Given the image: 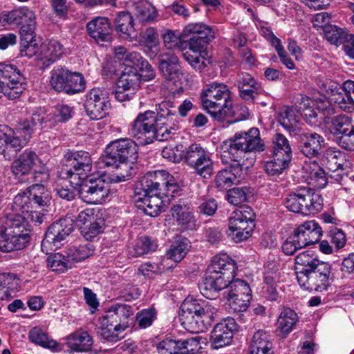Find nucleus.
<instances>
[{"mask_svg": "<svg viewBox=\"0 0 354 354\" xmlns=\"http://www.w3.org/2000/svg\"><path fill=\"white\" fill-rule=\"evenodd\" d=\"M73 230V219L70 218H61L59 221L54 222L48 227L46 232L45 237L41 242V250L43 251L50 248L51 250H55L60 248L62 245V241Z\"/></svg>", "mask_w": 354, "mask_h": 354, "instance_id": "16", "label": "nucleus"}, {"mask_svg": "<svg viewBox=\"0 0 354 354\" xmlns=\"http://www.w3.org/2000/svg\"><path fill=\"white\" fill-rule=\"evenodd\" d=\"M135 10L136 17L141 21L152 22L157 17L156 9L147 0H138L135 3Z\"/></svg>", "mask_w": 354, "mask_h": 354, "instance_id": "44", "label": "nucleus"}, {"mask_svg": "<svg viewBox=\"0 0 354 354\" xmlns=\"http://www.w3.org/2000/svg\"><path fill=\"white\" fill-rule=\"evenodd\" d=\"M166 224L176 225L180 230H193L196 227V221L189 207L185 205L176 204L166 216Z\"/></svg>", "mask_w": 354, "mask_h": 354, "instance_id": "24", "label": "nucleus"}, {"mask_svg": "<svg viewBox=\"0 0 354 354\" xmlns=\"http://www.w3.org/2000/svg\"><path fill=\"white\" fill-rule=\"evenodd\" d=\"M78 189L80 196L86 203L99 204L105 201L108 196L109 189L105 186V183L97 179L93 180L88 178L82 182L80 186L75 187Z\"/></svg>", "mask_w": 354, "mask_h": 354, "instance_id": "21", "label": "nucleus"}, {"mask_svg": "<svg viewBox=\"0 0 354 354\" xmlns=\"http://www.w3.org/2000/svg\"><path fill=\"white\" fill-rule=\"evenodd\" d=\"M282 275L279 265L274 262H268L265 266L264 282L266 283L268 297L270 300L277 298V286L282 281Z\"/></svg>", "mask_w": 354, "mask_h": 354, "instance_id": "29", "label": "nucleus"}, {"mask_svg": "<svg viewBox=\"0 0 354 354\" xmlns=\"http://www.w3.org/2000/svg\"><path fill=\"white\" fill-rule=\"evenodd\" d=\"M129 132L141 145L151 143L153 139L167 140L170 135V129L167 127L158 125L156 112L152 111L138 114Z\"/></svg>", "mask_w": 354, "mask_h": 354, "instance_id": "10", "label": "nucleus"}, {"mask_svg": "<svg viewBox=\"0 0 354 354\" xmlns=\"http://www.w3.org/2000/svg\"><path fill=\"white\" fill-rule=\"evenodd\" d=\"M351 127V119L346 115H339L330 121H325V131L333 136V139L336 142V139L342 136Z\"/></svg>", "mask_w": 354, "mask_h": 354, "instance_id": "35", "label": "nucleus"}, {"mask_svg": "<svg viewBox=\"0 0 354 354\" xmlns=\"http://www.w3.org/2000/svg\"><path fill=\"white\" fill-rule=\"evenodd\" d=\"M105 163L115 165V180L125 181L134 174L131 166L138 159L137 144L131 139L121 138L111 142L105 150Z\"/></svg>", "mask_w": 354, "mask_h": 354, "instance_id": "4", "label": "nucleus"}, {"mask_svg": "<svg viewBox=\"0 0 354 354\" xmlns=\"http://www.w3.org/2000/svg\"><path fill=\"white\" fill-rule=\"evenodd\" d=\"M68 263L66 258L59 253L49 256L47 259L48 267L57 272H64L67 270Z\"/></svg>", "mask_w": 354, "mask_h": 354, "instance_id": "62", "label": "nucleus"}, {"mask_svg": "<svg viewBox=\"0 0 354 354\" xmlns=\"http://www.w3.org/2000/svg\"><path fill=\"white\" fill-rule=\"evenodd\" d=\"M115 58L122 65L129 67L133 70L143 57L140 53L134 51H129L122 46H118L113 48Z\"/></svg>", "mask_w": 354, "mask_h": 354, "instance_id": "40", "label": "nucleus"}, {"mask_svg": "<svg viewBox=\"0 0 354 354\" xmlns=\"http://www.w3.org/2000/svg\"><path fill=\"white\" fill-rule=\"evenodd\" d=\"M140 44L145 48L147 55L151 58L155 57L159 52L158 36L153 28H148L141 33Z\"/></svg>", "mask_w": 354, "mask_h": 354, "instance_id": "39", "label": "nucleus"}, {"mask_svg": "<svg viewBox=\"0 0 354 354\" xmlns=\"http://www.w3.org/2000/svg\"><path fill=\"white\" fill-rule=\"evenodd\" d=\"M291 158L289 156H277L273 154L270 160L264 162L266 173L271 176H278L286 170L289 165Z\"/></svg>", "mask_w": 354, "mask_h": 354, "instance_id": "43", "label": "nucleus"}, {"mask_svg": "<svg viewBox=\"0 0 354 354\" xmlns=\"http://www.w3.org/2000/svg\"><path fill=\"white\" fill-rule=\"evenodd\" d=\"M21 24V35L35 33L36 21L35 13L27 7H21L10 12H1V26Z\"/></svg>", "mask_w": 354, "mask_h": 354, "instance_id": "18", "label": "nucleus"}, {"mask_svg": "<svg viewBox=\"0 0 354 354\" xmlns=\"http://www.w3.org/2000/svg\"><path fill=\"white\" fill-rule=\"evenodd\" d=\"M69 70L65 66H55L50 71V84L57 92H64L66 82L68 80Z\"/></svg>", "mask_w": 354, "mask_h": 354, "instance_id": "46", "label": "nucleus"}, {"mask_svg": "<svg viewBox=\"0 0 354 354\" xmlns=\"http://www.w3.org/2000/svg\"><path fill=\"white\" fill-rule=\"evenodd\" d=\"M207 151L198 144L190 145L186 149H183V158L190 167Z\"/></svg>", "mask_w": 354, "mask_h": 354, "instance_id": "60", "label": "nucleus"}, {"mask_svg": "<svg viewBox=\"0 0 354 354\" xmlns=\"http://www.w3.org/2000/svg\"><path fill=\"white\" fill-rule=\"evenodd\" d=\"M203 109L210 116L217 121H227L234 123L236 119L232 120V100L230 91L227 85L221 83H212L207 86L201 94Z\"/></svg>", "mask_w": 354, "mask_h": 354, "instance_id": "6", "label": "nucleus"}, {"mask_svg": "<svg viewBox=\"0 0 354 354\" xmlns=\"http://www.w3.org/2000/svg\"><path fill=\"white\" fill-rule=\"evenodd\" d=\"M139 87V77L136 70L129 69L122 73L116 82L115 97L119 102L129 101L133 98Z\"/></svg>", "mask_w": 354, "mask_h": 354, "instance_id": "22", "label": "nucleus"}, {"mask_svg": "<svg viewBox=\"0 0 354 354\" xmlns=\"http://www.w3.org/2000/svg\"><path fill=\"white\" fill-rule=\"evenodd\" d=\"M19 279L15 274L3 273L1 274V290L3 291V297L6 299L13 297L15 293L19 290Z\"/></svg>", "mask_w": 354, "mask_h": 354, "instance_id": "53", "label": "nucleus"}, {"mask_svg": "<svg viewBox=\"0 0 354 354\" xmlns=\"http://www.w3.org/2000/svg\"><path fill=\"white\" fill-rule=\"evenodd\" d=\"M298 242L304 247L315 244L322 236V230L315 221L304 222L295 230L294 234Z\"/></svg>", "mask_w": 354, "mask_h": 354, "instance_id": "26", "label": "nucleus"}, {"mask_svg": "<svg viewBox=\"0 0 354 354\" xmlns=\"http://www.w3.org/2000/svg\"><path fill=\"white\" fill-rule=\"evenodd\" d=\"M304 214H316L323 208V198L319 193L304 191Z\"/></svg>", "mask_w": 354, "mask_h": 354, "instance_id": "50", "label": "nucleus"}, {"mask_svg": "<svg viewBox=\"0 0 354 354\" xmlns=\"http://www.w3.org/2000/svg\"><path fill=\"white\" fill-rule=\"evenodd\" d=\"M183 35L189 37V50L201 57L206 54L207 44L215 37L214 32L211 27L203 23L189 24L185 27Z\"/></svg>", "mask_w": 354, "mask_h": 354, "instance_id": "13", "label": "nucleus"}, {"mask_svg": "<svg viewBox=\"0 0 354 354\" xmlns=\"http://www.w3.org/2000/svg\"><path fill=\"white\" fill-rule=\"evenodd\" d=\"M67 79L64 93L67 94H75L85 89L86 82L80 73L69 71Z\"/></svg>", "mask_w": 354, "mask_h": 354, "instance_id": "51", "label": "nucleus"}, {"mask_svg": "<svg viewBox=\"0 0 354 354\" xmlns=\"http://www.w3.org/2000/svg\"><path fill=\"white\" fill-rule=\"evenodd\" d=\"M68 161V166L59 171L62 178L68 180L73 187L80 186L82 182L90 178L93 161L88 152L80 151L72 153Z\"/></svg>", "mask_w": 354, "mask_h": 354, "instance_id": "11", "label": "nucleus"}, {"mask_svg": "<svg viewBox=\"0 0 354 354\" xmlns=\"http://www.w3.org/2000/svg\"><path fill=\"white\" fill-rule=\"evenodd\" d=\"M109 93L104 89L94 88L85 95L84 108L91 120H100L108 113L110 107Z\"/></svg>", "mask_w": 354, "mask_h": 354, "instance_id": "17", "label": "nucleus"}, {"mask_svg": "<svg viewBox=\"0 0 354 354\" xmlns=\"http://www.w3.org/2000/svg\"><path fill=\"white\" fill-rule=\"evenodd\" d=\"M50 200L49 192L41 184L33 185L15 197L13 213L6 215V227L1 230V252L21 250L26 246L31 230L29 222H43Z\"/></svg>", "mask_w": 354, "mask_h": 354, "instance_id": "1", "label": "nucleus"}, {"mask_svg": "<svg viewBox=\"0 0 354 354\" xmlns=\"http://www.w3.org/2000/svg\"><path fill=\"white\" fill-rule=\"evenodd\" d=\"M157 248L158 244L155 240L149 236H140L136 239L130 253L133 257H140L156 251Z\"/></svg>", "mask_w": 354, "mask_h": 354, "instance_id": "47", "label": "nucleus"}, {"mask_svg": "<svg viewBox=\"0 0 354 354\" xmlns=\"http://www.w3.org/2000/svg\"><path fill=\"white\" fill-rule=\"evenodd\" d=\"M273 154L277 156H289L292 158V149L288 140L281 133H276L272 138Z\"/></svg>", "mask_w": 354, "mask_h": 354, "instance_id": "55", "label": "nucleus"}, {"mask_svg": "<svg viewBox=\"0 0 354 354\" xmlns=\"http://www.w3.org/2000/svg\"><path fill=\"white\" fill-rule=\"evenodd\" d=\"M29 338L31 342L44 348H54L57 346V342L48 337L41 329L34 328L29 333Z\"/></svg>", "mask_w": 354, "mask_h": 354, "instance_id": "56", "label": "nucleus"}, {"mask_svg": "<svg viewBox=\"0 0 354 354\" xmlns=\"http://www.w3.org/2000/svg\"><path fill=\"white\" fill-rule=\"evenodd\" d=\"M159 68L163 76L176 84L181 80L183 73L178 66V57L171 52L162 53L159 57Z\"/></svg>", "mask_w": 354, "mask_h": 354, "instance_id": "27", "label": "nucleus"}, {"mask_svg": "<svg viewBox=\"0 0 354 354\" xmlns=\"http://www.w3.org/2000/svg\"><path fill=\"white\" fill-rule=\"evenodd\" d=\"M162 156L164 158L173 162H179L183 158V145H169L162 150Z\"/></svg>", "mask_w": 354, "mask_h": 354, "instance_id": "63", "label": "nucleus"}, {"mask_svg": "<svg viewBox=\"0 0 354 354\" xmlns=\"http://www.w3.org/2000/svg\"><path fill=\"white\" fill-rule=\"evenodd\" d=\"M216 309L197 299H186L181 304L180 320L192 333L204 332L214 318Z\"/></svg>", "mask_w": 354, "mask_h": 354, "instance_id": "7", "label": "nucleus"}, {"mask_svg": "<svg viewBox=\"0 0 354 354\" xmlns=\"http://www.w3.org/2000/svg\"><path fill=\"white\" fill-rule=\"evenodd\" d=\"M190 247V242L187 239L180 238L170 246L167 255L174 261L180 262L186 256Z\"/></svg>", "mask_w": 354, "mask_h": 354, "instance_id": "48", "label": "nucleus"}, {"mask_svg": "<svg viewBox=\"0 0 354 354\" xmlns=\"http://www.w3.org/2000/svg\"><path fill=\"white\" fill-rule=\"evenodd\" d=\"M190 167L204 178H209L214 172L213 161L208 152L203 155Z\"/></svg>", "mask_w": 354, "mask_h": 354, "instance_id": "52", "label": "nucleus"}, {"mask_svg": "<svg viewBox=\"0 0 354 354\" xmlns=\"http://www.w3.org/2000/svg\"><path fill=\"white\" fill-rule=\"evenodd\" d=\"M251 289L249 284L241 279H236L228 290L225 298L229 309L233 313L245 312L248 308L251 299Z\"/></svg>", "mask_w": 354, "mask_h": 354, "instance_id": "19", "label": "nucleus"}, {"mask_svg": "<svg viewBox=\"0 0 354 354\" xmlns=\"http://www.w3.org/2000/svg\"><path fill=\"white\" fill-rule=\"evenodd\" d=\"M237 327L234 318L228 317L222 319L214 326L212 332V347L219 348L230 345Z\"/></svg>", "mask_w": 354, "mask_h": 354, "instance_id": "25", "label": "nucleus"}, {"mask_svg": "<svg viewBox=\"0 0 354 354\" xmlns=\"http://www.w3.org/2000/svg\"><path fill=\"white\" fill-rule=\"evenodd\" d=\"M304 194H292L288 196L285 200V206L290 211L295 213H301L304 214Z\"/></svg>", "mask_w": 354, "mask_h": 354, "instance_id": "59", "label": "nucleus"}, {"mask_svg": "<svg viewBox=\"0 0 354 354\" xmlns=\"http://www.w3.org/2000/svg\"><path fill=\"white\" fill-rule=\"evenodd\" d=\"M143 196H138L136 199L137 205L145 213L150 216H157L162 207V200L160 198L162 187L167 189H176V183L173 176L165 170H158L153 174H147L141 181Z\"/></svg>", "mask_w": 354, "mask_h": 354, "instance_id": "3", "label": "nucleus"}, {"mask_svg": "<svg viewBox=\"0 0 354 354\" xmlns=\"http://www.w3.org/2000/svg\"><path fill=\"white\" fill-rule=\"evenodd\" d=\"M241 174L242 169L239 164L219 171L215 177L217 188L223 190L238 183Z\"/></svg>", "mask_w": 354, "mask_h": 354, "instance_id": "32", "label": "nucleus"}, {"mask_svg": "<svg viewBox=\"0 0 354 354\" xmlns=\"http://www.w3.org/2000/svg\"><path fill=\"white\" fill-rule=\"evenodd\" d=\"M324 162L332 171L343 170L348 167L347 154L337 148L330 147L324 152Z\"/></svg>", "mask_w": 354, "mask_h": 354, "instance_id": "37", "label": "nucleus"}, {"mask_svg": "<svg viewBox=\"0 0 354 354\" xmlns=\"http://www.w3.org/2000/svg\"><path fill=\"white\" fill-rule=\"evenodd\" d=\"M304 169L306 174V180L313 189H322L327 184L324 171L315 161L306 162Z\"/></svg>", "mask_w": 354, "mask_h": 354, "instance_id": "33", "label": "nucleus"}, {"mask_svg": "<svg viewBox=\"0 0 354 354\" xmlns=\"http://www.w3.org/2000/svg\"><path fill=\"white\" fill-rule=\"evenodd\" d=\"M86 29L88 35L96 41H109L111 36V25L107 18L96 17L87 24Z\"/></svg>", "mask_w": 354, "mask_h": 354, "instance_id": "30", "label": "nucleus"}, {"mask_svg": "<svg viewBox=\"0 0 354 354\" xmlns=\"http://www.w3.org/2000/svg\"><path fill=\"white\" fill-rule=\"evenodd\" d=\"M115 25L116 30L124 35L131 38L136 35L133 17L129 12H120L115 20Z\"/></svg>", "mask_w": 354, "mask_h": 354, "instance_id": "45", "label": "nucleus"}, {"mask_svg": "<svg viewBox=\"0 0 354 354\" xmlns=\"http://www.w3.org/2000/svg\"><path fill=\"white\" fill-rule=\"evenodd\" d=\"M354 94V82L346 80L342 84V88L334 97L328 100L325 97L312 99L307 96H301L299 102V110L304 119L310 124L315 123L316 118L324 119L322 115L333 113L332 103L346 112L354 110V99L351 96ZM317 120H316L317 122Z\"/></svg>", "mask_w": 354, "mask_h": 354, "instance_id": "2", "label": "nucleus"}, {"mask_svg": "<svg viewBox=\"0 0 354 354\" xmlns=\"http://www.w3.org/2000/svg\"><path fill=\"white\" fill-rule=\"evenodd\" d=\"M20 53L22 57H32L36 56L38 59L39 54L37 44L34 39L35 33L32 35H21Z\"/></svg>", "mask_w": 354, "mask_h": 354, "instance_id": "54", "label": "nucleus"}, {"mask_svg": "<svg viewBox=\"0 0 354 354\" xmlns=\"http://www.w3.org/2000/svg\"><path fill=\"white\" fill-rule=\"evenodd\" d=\"M26 88L25 78L15 65L1 64V93L9 100H15Z\"/></svg>", "mask_w": 354, "mask_h": 354, "instance_id": "15", "label": "nucleus"}, {"mask_svg": "<svg viewBox=\"0 0 354 354\" xmlns=\"http://www.w3.org/2000/svg\"><path fill=\"white\" fill-rule=\"evenodd\" d=\"M298 322L299 317L295 310L290 308H283L275 324L276 335L283 339L287 337Z\"/></svg>", "mask_w": 354, "mask_h": 354, "instance_id": "28", "label": "nucleus"}, {"mask_svg": "<svg viewBox=\"0 0 354 354\" xmlns=\"http://www.w3.org/2000/svg\"><path fill=\"white\" fill-rule=\"evenodd\" d=\"M254 213L248 207L234 210L228 218L227 234L236 243L250 237L254 227Z\"/></svg>", "mask_w": 354, "mask_h": 354, "instance_id": "12", "label": "nucleus"}, {"mask_svg": "<svg viewBox=\"0 0 354 354\" xmlns=\"http://www.w3.org/2000/svg\"><path fill=\"white\" fill-rule=\"evenodd\" d=\"M63 46L56 39H50L42 43L39 48L38 59L44 60L48 66L59 59L64 53Z\"/></svg>", "mask_w": 354, "mask_h": 354, "instance_id": "34", "label": "nucleus"}, {"mask_svg": "<svg viewBox=\"0 0 354 354\" xmlns=\"http://www.w3.org/2000/svg\"><path fill=\"white\" fill-rule=\"evenodd\" d=\"M264 145L262 143L259 131L252 127L248 131L236 132L232 137L224 140L221 145L222 156L239 162L241 153L263 151Z\"/></svg>", "mask_w": 354, "mask_h": 354, "instance_id": "9", "label": "nucleus"}, {"mask_svg": "<svg viewBox=\"0 0 354 354\" xmlns=\"http://www.w3.org/2000/svg\"><path fill=\"white\" fill-rule=\"evenodd\" d=\"M230 273L207 270L204 279L199 284L201 294L207 298H210L212 292H219L226 288L231 290L232 283L236 279L235 274Z\"/></svg>", "mask_w": 354, "mask_h": 354, "instance_id": "20", "label": "nucleus"}, {"mask_svg": "<svg viewBox=\"0 0 354 354\" xmlns=\"http://www.w3.org/2000/svg\"><path fill=\"white\" fill-rule=\"evenodd\" d=\"M12 170L15 176L25 175L30 171L45 174L47 169L37 155L30 150H26L19 158L13 162Z\"/></svg>", "mask_w": 354, "mask_h": 354, "instance_id": "23", "label": "nucleus"}, {"mask_svg": "<svg viewBox=\"0 0 354 354\" xmlns=\"http://www.w3.org/2000/svg\"><path fill=\"white\" fill-rule=\"evenodd\" d=\"M48 118V114H46L43 109L37 108L32 111L30 119L20 123L16 131L4 126L1 129V140L5 142L6 149H12V156H15L17 151L26 145L37 126L49 123Z\"/></svg>", "mask_w": 354, "mask_h": 354, "instance_id": "8", "label": "nucleus"}, {"mask_svg": "<svg viewBox=\"0 0 354 354\" xmlns=\"http://www.w3.org/2000/svg\"><path fill=\"white\" fill-rule=\"evenodd\" d=\"M324 263L319 261L313 250H306L301 252L295 257V270L297 277L300 272L308 273L316 268L320 264Z\"/></svg>", "mask_w": 354, "mask_h": 354, "instance_id": "36", "label": "nucleus"}, {"mask_svg": "<svg viewBox=\"0 0 354 354\" xmlns=\"http://www.w3.org/2000/svg\"><path fill=\"white\" fill-rule=\"evenodd\" d=\"M249 194L247 187H234L228 190L226 198L230 204L239 205L247 201Z\"/></svg>", "mask_w": 354, "mask_h": 354, "instance_id": "58", "label": "nucleus"}, {"mask_svg": "<svg viewBox=\"0 0 354 354\" xmlns=\"http://www.w3.org/2000/svg\"><path fill=\"white\" fill-rule=\"evenodd\" d=\"M299 112L292 107L283 106L279 114V122L288 131H293L298 123Z\"/></svg>", "mask_w": 354, "mask_h": 354, "instance_id": "49", "label": "nucleus"}, {"mask_svg": "<svg viewBox=\"0 0 354 354\" xmlns=\"http://www.w3.org/2000/svg\"><path fill=\"white\" fill-rule=\"evenodd\" d=\"M179 354H195L200 348L199 341L196 337L178 339Z\"/></svg>", "mask_w": 354, "mask_h": 354, "instance_id": "64", "label": "nucleus"}, {"mask_svg": "<svg viewBox=\"0 0 354 354\" xmlns=\"http://www.w3.org/2000/svg\"><path fill=\"white\" fill-rule=\"evenodd\" d=\"M133 315L132 308L125 304H114L99 317V335L104 339L116 342L124 337L125 331L130 327L129 318Z\"/></svg>", "mask_w": 354, "mask_h": 354, "instance_id": "5", "label": "nucleus"}, {"mask_svg": "<svg viewBox=\"0 0 354 354\" xmlns=\"http://www.w3.org/2000/svg\"><path fill=\"white\" fill-rule=\"evenodd\" d=\"M57 113H48L49 126H54L58 122H63L68 120L72 118L73 111L71 107L68 105H59L56 109Z\"/></svg>", "mask_w": 354, "mask_h": 354, "instance_id": "57", "label": "nucleus"}, {"mask_svg": "<svg viewBox=\"0 0 354 354\" xmlns=\"http://www.w3.org/2000/svg\"><path fill=\"white\" fill-rule=\"evenodd\" d=\"M175 105L170 101H163L156 106V116L159 126L167 127L170 131L174 129L171 128L170 118L176 114Z\"/></svg>", "mask_w": 354, "mask_h": 354, "instance_id": "42", "label": "nucleus"}, {"mask_svg": "<svg viewBox=\"0 0 354 354\" xmlns=\"http://www.w3.org/2000/svg\"><path fill=\"white\" fill-rule=\"evenodd\" d=\"M104 221L101 218H97L89 225L82 227L81 233L86 240H91L97 236L104 230Z\"/></svg>", "mask_w": 354, "mask_h": 354, "instance_id": "61", "label": "nucleus"}, {"mask_svg": "<svg viewBox=\"0 0 354 354\" xmlns=\"http://www.w3.org/2000/svg\"><path fill=\"white\" fill-rule=\"evenodd\" d=\"M236 265L234 261L227 254H219L215 256L211 264L208 266L207 270L218 272H228L236 274Z\"/></svg>", "mask_w": 354, "mask_h": 354, "instance_id": "41", "label": "nucleus"}, {"mask_svg": "<svg viewBox=\"0 0 354 354\" xmlns=\"http://www.w3.org/2000/svg\"><path fill=\"white\" fill-rule=\"evenodd\" d=\"M301 143V153L308 158L318 156L326 144L324 138L316 133L302 135Z\"/></svg>", "mask_w": 354, "mask_h": 354, "instance_id": "31", "label": "nucleus"}, {"mask_svg": "<svg viewBox=\"0 0 354 354\" xmlns=\"http://www.w3.org/2000/svg\"><path fill=\"white\" fill-rule=\"evenodd\" d=\"M66 344L68 347L72 351L86 352L91 348L93 339L86 331L79 330L67 337Z\"/></svg>", "mask_w": 354, "mask_h": 354, "instance_id": "38", "label": "nucleus"}, {"mask_svg": "<svg viewBox=\"0 0 354 354\" xmlns=\"http://www.w3.org/2000/svg\"><path fill=\"white\" fill-rule=\"evenodd\" d=\"M331 266L324 262L308 273L300 272L297 281L301 288L309 291L322 292L330 284Z\"/></svg>", "mask_w": 354, "mask_h": 354, "instance_id": "14", "label": "nucleus"}]
</instances>
